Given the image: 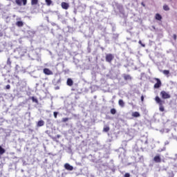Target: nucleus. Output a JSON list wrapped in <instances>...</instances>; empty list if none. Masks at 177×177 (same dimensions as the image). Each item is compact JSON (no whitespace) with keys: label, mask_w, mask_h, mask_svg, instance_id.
<instances>
[{"label":"nucleus","mask_w":177,"mask_h":177,"mask_svg":"<svg viewBox=\"0 0 177 177\" xmlns=\"http://www.w3.org/2000/svg\"><path fill=\"white\" fill-rule=\"evenodd\" d=\"M168 174H169V177H174V172L168 173Z\"/></svg>","instance_id":"c756f323"},{"label":"nucleus","mask_w":177,"mask_h":177,"mask_svg":"<svg viewBox=\"0 0 177 177\" xmlns=\"http://www.w3.org/2000/svg\"><path fill=\"white\" fill-rule=\"evenodd\" d=\"M123 78H124V81H131V80H132V76H131L130 75L124 74V76H123Z\"/></svg>","instance_id":"1a4fd4ad"},{"label":"nucleus","mask_w":177,"mask_h":177,"mask_svg":"<svg viewBox=\"0 0 177 177\" xmlns=\"http://www.w3.org/2000/svg\"><path fill=\"white\" fill-rule=\"evenodd\" d=\"M31 99L34 103H38V99L35 98V97H32Z\"/></svg>","instance_id":"4be33fe9"},{"label":"nucleus","mask_w":177,"mask_h":177,"mask_svg":"<svg viewBox=\"0 0 177 177\" xmlns=\"http://www.w3.org/2000/svg\"><path fill=\"white\" fill-rule=\"evenodd\" d=\"M141 5H142L143 6H145L144 3H141Z\"/></svg>","instance_id":"f704fd0d"},{"label":"nucleus","mask_w":177,"mask_h":177,"mask_svg":"<svg viewBox=\"0 0 177 177\" xmlns=\"http://www.w3.org/2000/svg\"><path fill=\"white\" fill-rule=\"evenodd\" d=\"M109 131H110V127H109V126H106L105 127H104L103 129L104 132H109Z\"/></svg>","instance_id":"aec40b11"},{"label":"nucleus","mask_w":177,"mask_h":177,"mask_svg":"<svg viewBox=\"0 0 177 177\" xmlns=\"http://www.w3.org/2000/svg\"><path fill=\"white\" fill-rule=\"evenodd\" d=\"M156 20H158L159 21H161L162 20V17L159 13L156 14L155 15Z\"/></svg>","instance_id":"ddd939ff"},{"label":"nucleus","mask_w":177,"mask_h":177,"mask_svg":"<svg viewBox=\"0 0 177 177\" xmlns=\"http://www.w3.org/2000/svg\"><path fill=\"white\" fill-rule=\"evenodd\" d=\"M68 120H70V118H62V122H67V121H68Z\"/></svg>","instance_id":"a878e982"},{"label":"nucleus","mask_w":177,"mask_h":177,"mask_svg":"<svg viewBox=\"0 0 177 177\" xmlns=\"http://www.w3.org/2000/svg\"><path fill=\"white\" fill-rule=\"evenodd\" d=\"M66 84L68 86H73L74 82L73 81V80H71V78H68L67 80Z\"/></svg>","instance_id":"9b49d317"},{"label":"nucleus","mask_w":177,"mask_h":177,"mask_svg":"<svg viewBox=\"0 0 177 177\" xmlns=\"http://www.w3.org/2000/svg\"><path fill=\"white\" fill-rule=\"evenodd\" d=\"M138 44H140V45H141V46H142V48H145V46H146L145 44H143L142 43V41H141V40H140V41H138Z\"/></svg>","instance_id":"bb28decb"},{"label":"nucleus","mask_w":177,"mask_h":177,"mask_svg":"<svg viewBox=\"0 0 177 177\" xmlns=\"http://www.w3.org/2000/svg\"><path fill=\"white\" fill-rule=\"evenodd\" d=\"M5 89H10V84L6 85Z\"/></svg>","instance_id":"7c9ffc66"},{"label":"nucleus","mask_w":177,"mask_h":177,"mask_svg":"<svg viewBox=\"0 0 177 177\" xmlns=\"http://www.w3.org/2000/svg\"><path fill=\"white\" fill-rule=\"evenodd\" d=\"M60 136H61L58 134V135L56 136V137L53 138V140H56V138H57V139H59V138H60Z\"/></svg>","instance_id":"c85d7f7f"},{"label":"nucleus","mask_w":177,"mask_h":177,"mask_svg":"<svg viewBox=\"0 0 177 177\" xmlns=\"http://www.w3.org/2000/svg\"><path fill=\"white\" fill-rule=\"evenodd\" d=\"M162 73H163V74H165V75H169V71H168V70H164V71H162Z\"/></svg>","instance_id":"b1692460"},{"label":"nucleus","mask_w":177,"mask_h":177,"mask_svg":"<svg viewBox=\"0 0 177 177\" xmlns=\"http://www.w3.org/2000/svg\"><path fill=\"white\" fill-rule=\"evenodd\" d=\"M61 6L62 9H64L65 10H67L70 8V5L66 2H62L61 3Z\"/></svg>","instance_id":"0eeeda50"},{"label":"nucleus","mask_w":177,"mask_h":177,"mask_svg":"<svg viewBox=\"0 0 177 177\" xmlns=\"http://www.w3.org/2000/svg\"><path fill=\"white\" fill-rule=\"evenodd\" d=\"M160 96L162 99L166 100V99H171V94H169L167 91H162L160 92Z\"/></svg>","instance_id":"7ed1b4c3"},{"label":"nucleus","mask_w":177,"mask_h":177,"mask_svg":"<svg viewBox=\"0 0 177 177\" xmlns=\"http://www.w3.org/2000/svg\"><path fill=\"white\" fill-rule=\"evenodd\" d=\"M15 3H17L18 6H21L22 5L26 6V5H27V0H15Z\"/></svg>","instance_id":"39448f33"},{"label":"nucleus","mask_w":177,"mask_h":177,"mask_svg":"<svg viewBox=\"0 0 177 177\" xmlns=\"http://www.w3.org/2000/svg\"><path fill=\"white\" fill-rule=\"evenodd\" d=\"M105 60L107 63L111 64V62L114 60V55L109 53L106 55Z\"/></svg>","instance_id":"f03ea898"},{"label":"nucleus","mask_w":177,"mask_h":177,"mask_svg":"<svg viewBox=\"0 0 177 177\" xmlns=\"http://www.w3.org/2000/svg\"><path fill=\"white\" fill-rule=\"evenodd\" d=\"M110 111H111V114H113V115L116 114L117 113V110H115V109H111Z\"/></svg>","instance_id":"412c9836"},{"label":"nucleus","mask_w":177,"mask_h":177,"mask_svg":"<svg viewBox=\"0 0 177 177\" xmlns=\"http://www.w3.org/2000/svg\"><path fill=\"white\" fill-rule=\"evenodd\" d=\"M45 125V122L44 120H39L37 123V127H44Z\"/></svg>","instance_id":"f8f14e48"},{"label":"nucleus","mask_w":177,"mask_h":177,"mask_svg":"<svg viewBox=\"0 0 177 177\" xmlns=\"http://www.w3.org/2000/svg\"><path fill=\"white\" fill-rule=\"evenodd\" d=\"M153 80L156 81V83L153 86L154 89H158V88H161V86L162 85L161 80L157 77L153 78Z\"/></svg>","instance_id":"20e7f679"},{"label":"nucleus","mask_w":177,"mask_h":177,"mask_svg":"<svg viewBox=\"0 0 177 177\" xmlns=\"http://www.w3.org/2000/svg\"><path fill=\"white\" fill-rule=\"evenodd\" d=\"M163 9L164 10H169V6H168V5H164Z\"/></svg>","instance_id":"5701e85b"},{"label":"nucleus","mask_w":177,"mask_h":177,"mask_svg":"<svg viewBox=\"0 0 177 177\" xmlns=\"http://www.w3.org/2000/svg\"><path fill=\"white\" fill-rule=\"evenodd\" d=\"M153 161L155 162H161V157L160 156V155H156L154 158H153Z\"/></svg>","instance_id":"9d476101"},{"label":"nucleus","mask_w":177,"mask_h":177,"mask_svg":"<svg viewBox=\"0 0 177 177\" xmlns=\"http://www.w3.org/2000/svg\"><path fill=\"white\" fill-rule=\"evenodd\" d=\"M16 26L17 27H23L24 26V23L21 21H18L16 22Z\"/></svg>","instance_id":"2eb2a0df"},{"label":"nucleus","mask_w":177,"mask_h":177,"mask_svg":"<svg viewBox=\"0 0 177 177\" xmlns=\"http://www.w3.org/2000/svg\"><path fill=\"white\" fill-rule=\"evenodd\" d=\"M43 73L44 74H45L46 75H53V72L52 71H50L49 68H45L43 70Z\"/></svg>","instance_id":"423d86ee"},{"label":"nucleus","mask_w":177,"mask_h":177,"mask_svg":"<svg viewBox=\"0 0 177 177\" xmlns=\"http://www.w3.org/2000/svg\"><path fill=\"white\" fill-rule=\"evenodd\" d=\"M31 5H38V0H31Z\"/></svg>","instance_id":"6ab92c4d"},{"label":"nucleus","mask_w":177,"mask_h":177,"mask_svg":"<svg viewBox=\"0 0 177 177\" xmlns=\"http://www.w3.org/2000/svg\"><path fill=\"white\" fill-rule=\"evenodd\" d=\"M155 101L156 102V103L159 105V110L160 111H164V104L165 103V101L161 100V98H160V97L156 96L155 97Z\"/></svg>","instance_id":"f257e3e1"},{"label":"nucleus","mask_w":177,"mask_h":177,"mask_svg":"<svg viewBox=\"0 0 177 177\" xmlns=\"http://www.w3.org/2000/svg\"><path fill=\"white\" fill-rule=\"evenodd\" d=\"M45 2L46 3L47 6H50V5H52V3H53L52 0H45Z\"/></svg>","instance_id":"f3484780"},{"label":"nucleus","mask_w":177,"mask_h":177,"mask_svg":"<svg viewBox=\"0 0 177 177\" xmlns=\"http://www.w3.org/2000/svg\"><path fill=\"white\" fill-rule=\"evenodd\" d=\"M132 117H134L135 118H138L140 117V113L138 111L133 112L131 114Z\"/></svg>","instance_id":"4468645a"},{"label":"nucleus","mask_w":177,"mask_h":177,"mask_svg":"<svg viewBox=\"0 0 177 177\" xmlns=\"http://www.w3.org/2000/svg\"><path fill=\"white\" fill-rule=\"evenodd\" d=\"M145 101V97L143 95L141 96V102Z\"/></svg>","instance_id":"72a5a7b5"},{"label":"nucleus","mask_w":177,"mask_h":177,"mask_svg":"<svg viewBox=\"0 0 177 177\" xmlns=\"http://www.w3.org/2000/svg\"><path fill=\"white\" fill-rule=\"evenodd\" d=\"M64 168L67 169V171H73V169H74V167L71 165H70V164L68 163H66L64 165Z\"/></svg>","instance_id":"6e6552de"},{"label":"nucleus","mask_w":177,"mask_h":177,"mask_svg":"<svg viewBox=\"0 0 177 177\" xmlns=\"http://www.w3.org/2000/svg\"><path fill=\"white\" fill-rule=\"evenodd\" d=\"M57 114H59L58 112H53L54 118H57Z\"/></svg>","instance_id":"cd10ccee"},{"label":"nucleus","mask_w":177,"mask_h":177,"mask_svg":"<svg viewBox=\"0 0 177 177\" xmlns=\"http://www.w3.org/2000/svg\"><path fill=\"white\" fill-rule=\"evenodd\" d=\"M173 38H174V41H176V34L173 35Z\"/></svg>","instance_id":"473e14b6"},{"label":"nucleus","mask_w":177,"mask_h":177,"mask_svg":"<svg viewBox=\"0 0 177 177\" xmlns=\"http://www.w3.org/2000/svg\"><path fill=\"white\" fill-rule=\"evenodd\" d=\"M124 177H131V174H129V173H126Z\"/></svg>","instance_id":"2f4dec72"},{"label":"nucleus","mask_w":177,"mask_h":177,"mask_svg":"<svg viewBox=\"0 0 177 177\" xmlns=\"http://www.w3.org/2000/svg\"><path fill=\"white\" fill-rule=\"evenodd\" d=\"M7 64L8 66H12V61H10V58H8Z\"/></svg>","instance_id":"393cba45"},{"label":"nucleus","mask_w":177,"mask_h":177,"mask_svg":"<svg viewBox=\"0 0 177 177\" xmlns=\"http://www.w3.org/2000/svg\"><path fill=\"white\" fill-rule=\"evenodd\" d=\"M118 104L120 106V107H124L125 106V102H124V100H119Z\"/></svg>","instance_id":"dca6fc26"},{"label":"nucleus","mask_w":177,"mask_h":177,"mask_svg":"<svg viewBox=\"0 0 177 177\" xmlns=\"http://www.w3.org/2000/svg\"><path fill=\"white\" fill-rule=\"evenodd\" d=\"M5 149L2 148L1 146H0V155L2 156V154L5 153Z\"/></svg>","instance_id":"a211bd4d"}]
</instances>
